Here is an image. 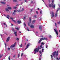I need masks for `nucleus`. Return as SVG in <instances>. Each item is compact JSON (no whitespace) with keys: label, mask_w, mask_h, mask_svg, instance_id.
<instances>
[{"label":"nucleus","mask_w":60,"mask_h":60,"mask_svg":"<svg viewBox=\"0 0 60 60\" xmlns=\"http://www.w3.org/2000/svg\"><path fill=\"white\" fill-rule=\"evenodd\" d=\"M30 27L31 28H34V26H33V25H30Z\"/></svg>","instance_id":"nucleus-16"},{"label":"nucleus","mask_w":60,"mask_h":60,"mask_svg":"<svg viewBox=\"0 0 60 60\" xmlns=\"http://www.w3.org/2000/svg\"><path fill=\"white\" fill-rule=\"evenodd\" d=\"M13 26V24H11V26Z\"/></svg>","instance_id":"nucleus-57"},{"label":"nucleus","mask_w":60,"mask_h":60,"mask_svg":"<svg viewBox=\"0 0 60 60\" xmlns=\"http://www.w3.org/2000/svg\"><path fill=\"white\" fill-rule=\"evenodd\" d=\"M2 56H3V55H0V58H1L2 57Z\"/></svg>","instance_id":"nucleus-26"},{"label":"nucleus","mask_w":60,"mask_h":60,"mask_svg":"<svg viewBox=\"0 0 60 60\" xmlns=\"http://www.w3.org/2000/svg\"><path fill=\"white\" fill-rule=\"evenodd\" d=\"M49 38H51L52 37V36L51 35H50L49 36Z\"/></svg>","instance_id":"nucleus-34"},{"label":"nucleus","mask_w":60,"mask_h":60,"mask_svg":"<svg viewBox=\"0 0 60 60\" xmlns=\"http://www.w3.org/2000/svg\"><path fill=\"white\" fill-rule=\"evenodd\" d=\"M1 4H5L6 3L5 2H1Z\"/></svg>","instance_id":"nucleus-22"},{"label":"nucleus","mask_w":60,"mask_h":60,"mask_svg":"<svg viewBox=\"0 0 60 60\" xmlns=\"http://www.w3.org/2000/svg\"><path fill=\"white\" fill-rule=\"evenodd\" d=\"M42 45H41L40 46V47L41 48H42Z\"/></svg>","instance_id":"nucleus-32"},{"label":"nucleus","mask_w":60,"mask_h":60,"mask_svg":"<svg viewBox=\"0 0 60 60\" xmlns=\"http://www.w3.org/2000/svg\"><path fill=\"white\" fill-rule=\"evenodd\" d=\"M32 11H33V9H31L30 11L32 12Z\"/></svg>","instance_id":"nucleus-48"},{"label":"nucleus","mask_w":60,"mask_h":60,"mask_svg":"<svg viewBox=\"0 0 60 60\" xmlns=\"http://www.w3.org/2000/svg\"><path fill=\"white\" fill-rule=\"evenodd\" d=\"M39 29L41 30V26H39Z\"/></svg>","instance_id":"nucleus-24"},{"label":"nucleus","mask_w":60,"mask_h":60,"mask_svg":"<svg viewBox=\"0 0 60 60\" xmlns=\"http://www.w3.org/2000/svg\"><path fill=\"white\" fill-rule=\"evenodd\" d=\"M16 10H14V12L13 13L12 15H15V12H16Z\"/></svg>","instance_id":"nucleus-15"},{"label":"nucleus","mask_w":60,"mask_h":60,"mask_svg":"<svg viewBox=\"0 0 60 60\" xmlns=\"http://www.w3.org/2000/svg\"><path fill=\"white\" fill-rule=\"evenodd\" d=\"M24 26H26V24L25 22H24Z\"/></svg>","instance_id":"nucleus-23"},{"label":"nucleus","mask_w":60,"mask_h":60,"mask_svg":"<svg viewBox=\"0 0 60 60\" xmlns=\"http://www.w3.org/2000/svg\"><path fill=\"white\" fill-rule=\"evenodd\" d=\"M14 34L15 36H16V37H17V31L15 32H14Z\"/></svg>","instance_id":"nucleus-12"},{"label":"nucleus","mask_w":60,"mask_h":60,"mask_svg":"<svg viewBox=\"0 0 60 60\" xmlns=\"http://www.w3.org/2000/svg\"><path fill=\"white\" fill-rule=\"evenodd\" d=\"M46 48L47 49L48 48V46H47V45H46Z\"/></svg>","instance_id":"nucleus-42"},{"label":"nucleus","mask_w":60,"mask_h":60,"mask_svg":"<svg viewBox=\"0 0 60 60\" xmlns=\"http://www.w3.org/2000/svg\"><path fill=\"white\" fill-rule=\"evenodd\" d=\"M58 8L57 9V10L56 11V13L55 14V17H57V12L58 11Z\"/></svg>","instance_id":"nucleus-11"},{"label":"nucleus","mask_w":60,"mask_h":60,"mask_svg":"<svg viewBox=\"0 0 60 60\" xmlns=\"http://www.w3.org/2000/svg\"><path fill=\"white\" fill-rule=\"evenodd\" d=\"M50 56H51V58H52V59H53V56H52L51 55H50Z\"/></svg>","instance_id":"nucleus-29"},{"label":"nucleus","mask_w":60,"mask_h":60,"mask_svg":"<svg viewBox=\"0 0 60 60\" xmlns=\"http://www.w3.org/2000/svg\"><path fill=\"white\" fill-rule=\"evenodd\" d=\"M36 33H37V34H38V32L37 31V32H36Z\"/></svg>","instance_id":"nucleus-63"},{"label":"nucleus","mask_w":60,"mask_h":60,"mask_svg":"<svg viewBox=\"0 0 60 60\" xmlns=\"http://www.w3.org/2000/svg\"><path fill=\"white\" fill-rule=\"evenodd\" d=\"M27 30L28 31H30V30H29V29L28 28L27 29Z\"/></svg>","instance_id":"nucleus-45"},{"label":"nucleus","mask_w":60,"mask_h":60,"mask_svg":"<svg viewBox=\"0 0 60 60\" xmlns=\"http://www.w3.org/2000/svg\"><path fill=\"white\" fill-rule=\"evenodd\" d=\"M22 44H21V45L20 46V48L22 47Z\"/></svg>","instance_id":"nucleus-40"},{"label":"nucleus","mask_w":60,"mask_h":60,"mask_svg":"<svg viewBox=\"0 0 60 60\" xmlns=\"http://www.w3.org/2000/svg\"><path fill=\"white\" fill-rule=\"evenodd\" d=\"M52 55L54 57H55V56H56V57L58 56V51H57V52H56V51L53 52L52 53Z\"/></svg>","instance_id":"nucleus-2"},{"label":"nucleus","mask_w":60,"mask_h":60,"mask_svg":"<svg viewBox=\"0 0 60 60\" xmlns=\"http://www.w3.org/2000/svg\"><path fill=\"white\" fill-rule=\"evenodd\" d=\"M13 2H16L17 0H13Z\"/></svg>","instance_id":"nucleus-37"},{"label":"nucleus","mask_w":60,"mask_h":60,"mask_svg":"<svg viewBox=\"0 0 60 60\" xmlns=\"http://www.w3.org/2000/svg\"><path fill=\"white\" fill-rule=\"evenodd\" d=\"M17 8V7H15L14 8V9H16Z\"/></svg>","instance_id":"nucleus-36"},{"label":"nucleus","mask_w":60,"mask_h":60,"mask_svg":"<svg viewBox=\"0 0 60 60\" xmlns=\"http://www.w3.org/2000/svg\"><path fill=\"white\" fill-rule=\"evenodd\" d=\"M58 60H59V59H58V58L57 57V58H56Z\"/></svg>","instance_id":"nucleus-52"},{"label":"nucleus","mask_w":60,"mask_h":60,"mask_svg":"<svg viewBox=\"0 0 60 60\" xmlns=\"http://www.w3.org/2000/svg\"><path fill=\"white\" fill-rule=\"evenodd\" d=\"M15 29H16V30H19V29L18 28H16L15 27Z\"/></svg>","instance_id":"nucleus-25"},{"label":"nucleus","mask_w":60,"mask_h":60,"mask_svg":"<svg viewBox=\"0 0 60 60\" xmlns=\"http://www.w3.org/2000/svg\"><path fill=\"white\" fill-rule=\"evenodd\" d=\"M57 23H58V24H60V22H58Z\"/></svg>","instance_id":"nucleus-41"},{"label":"nucleus","mask_w":60,"mask_h":60,"mask_svg":"<svg viewBox=\"0 0 60 60\" xmlns=\"http://www.w3.org/2000/svg\"><path fill=\"white\" fill-rule=\"evenodd\" d=\"M54 30H55V32L56 33V34L58 35V30H56L55 29H54Z\"/></svg>","instance_id":"nucleus-9"},{"label":"nucleus","mask_w":60,"mask_h":60,"mask_svg":"<svg viewBox=\"0 0 60 60\" xmlns=\"http://www.w3.org/2000/svg\"><path fill=\"white\" fill-rule=\"evenodd\" d=\"M46 7H47V8H48V6H47V5H46Z\"/></svg>","instance_id":"nucleus-58"},{"label":"nucleus","mask_w":60,"mask_h":60,"mask_svg":"<svg viewBox=\"0 0 60 60\" xmlns=\"http://www.w3.org/2000/svg\"><path fill=\"white\" fill-rule=\"evenodd\" d=\"M30 45H31V44L30 43H28L27 45L26 46V47L25 49V50H26V49H27L28 48V47H29V46H30Z\"/></svg>","instance_id":"nucleus-5"},{"label":"nucleus","mask_w":60,"mask_h":60,"mask_svg":"<svg viewBox=\"0 0 60 60\" xmlns=\"http://www.w3.org/2000/svg\"><path fill=\"white\" fill-rule=\"evenodd\" d=\"M10 39V37H9L7 38L6 41V42H8L9 41V40Z\"/></svg>","instance_id":"nucleus-8"},{"label":"nucleus","mask_w":60,"mask_h":60,"mask_svg":"<svg viewBox=\"0 0 60 60\" xmlns=\"http://www.w3.org/2000/svg\"><path fill=\"white\" fill-rule=\"evenodd\" d=\"M36 13H37V14H38V12L37 11H36Z\"/></svg>","instance_id":"nucleus-53"},{"label":"nucleus","mask_w":60,"mask_h":60,"mask_svg":"<svg viewBox=\"0 0 60 60\" xmlns=\"http://www.w3.org/2000/svg\"><path fill=\"white\" fill-rule=\"evenodd\" d=\"M26 18V15H25L24 16V17L23 18V20H25Z\"/></svg>","instance_id":"nucleus-13"},{"label":"nucleus","mask_w":60,"mask_h":60,"mask_svg":"<svg viewBox=\"0 0 60 60\" xmlns=\"http://www.w3.org/2000/svg\"><path fill=\"white\" fill-rule=\"evenodd\" d=\"M54 12H52L51 13V16L52 17V18H53V17H54Z\"/></svg>","instance_id":"nucleus-10"},{"label":"nucleus","mask_w":60,"mask_h":60,"mask_svg":"<svg viewBox=\"0 0 60 60\" xmlns=\"http://www.w3.org/2000/svg\"><path fill=\"white\" fill-rule=\"evenodd\" d=\"M16 43L15 42L14 44L10 46V48H13V47H14L16 45Z\"/></svg>","instance_id":"nucleus-7"},{"label":"nucleus","mask_w":60,"mask_h":60,"mask_svg":"<svg viewBox=\"0 0 60 60\" xmlns=\"http://www.w3.org/2000/svg\"><path fill=\"white\" fill-rule=\"evenodd\" d=\"M29 19V22L28 23V25L29 26H30V24L31 23V17H30Z\"/></svg>","instance_id":"nucleus-6"},{"label":"nucleus","mask_w":60,"mask_h":60,"mask_svg":"<svg viewBox=\"0 0 60 60\" xmlns=\"http://www.w3.org/2000/svg\"><path fill=\"white\" fill-rule=\"evenodd\" d=\"M41 44H42V45H44V43H43V42H42L41 43Z\"/></svg>","instance_id":"nucleus-44"},{"label":"nucleus","mask_w":60,"mask_h":60,"mask_svg":"<svg viewBox=\"0 0 60 60\" xmlns=\"http://www.w3.org/2000/svg\"><path fill=\"white\" fill-rule=\"evenodd\" d=\"M11 58V57L9 56L8 57V59L9 60H10V59Z\"/></svg>","instance_id":"nucleus-27"},{"label":"nucleus","mask_w":60,"mask_h":60,"mask_svg":"<svg viewBox=\"0 0 60 60\" xmlns=\"http://www.w3.org/2000/svg\"><path fill=\"white\" fill-rule=\"evenodd\" d=\"M13 21L14 22H16V21H15V20H13Z\"/></svg>","instance_id":"nucleus-51"},{"label":"nucleus","mask_w":60,"mask_h":60,"mask_svg":"<svg viewBox=\"0 0 60 60\" xmlns=\"http://www.w3.org/2000/svg\"><path fill=\"white\" fill-rule=\"evenodd\" d=\"M8 8L9 10H11V7H8Z\"/></svg>","instance_id":"nucleus-20"},{"label":"nucleus","mask_w":60,"mask_h":60,"mask_svg":"<svg viewBox=\"0 0 60 60\" xmlns=\"http://www.w3.org/2000/svg\"><path fill=\"white\" fill-rule=\"evenodd\" d=\"M55 26H56V27H57V25H56V23H55Z\"/></svg>","instance_id":"nucleus-33"},{"label":"nucleus","mask_w":60,"mask_h":60,"mask_svg":"<svg viewBox=\"0 0 60 60\" xmlns=\"http://www.w3.org/2000/svg\"><path fill=\"white\" fill-rule=\"evenodd\" d=\"M39 52L40 54H41V51H39Z\"/></svg>","instance_id":"nucleus-31"},{"label":"nucleus","mask_w":60,"mask_h":60,"mask_svg":"<svg viewBox=\"0 0 60 60\" xmlns=\"http://www.w3.org/2000/svg\"><path fill=\"white\" fill-rule=\"evenodd\" d=\"M54 0H52V4H49V6L50 7H53L54 9H55V4H54L53 5V3H54Z\"/></svg>","instance_id":"nucleus-1"},{"label":"nucleus","mask_w":60,"mask_h":60,"mask_svg":"<svg viewBox=\"0 0 60 60\" xmlns=\"http://www.w3.org/2000/svg\"><path fill=\"white\" fill-rule=\"evenodd\" d=\"M6 11H9V9L7 8H6Z\"/></svg>","instance_id":"nucleus-19"},{"label":"nucleus","mask_w":60,"mask_h":60,"mask_svg":"<svg viewBox=\"0 0 60 60\" xmlns=\"http://www.w3.org/2000/svg\"><path fill=\"white\" fill-rule=\"evenodd\" d=\"M19 33H21V32L20 31H19Z\"/></svg>","instance_id":"nucleus-62"},{"label":"nucleus","mask_w":60,"mask_h":60,"mask_svg":"<svg viewBox=\"0 0 60 60\" xmlns=\"http://www.w3.org/2000/svg\"><path fill=\"white\" fill-rule=\"evenodd\" d=\"M38 10H40V9L39 8H38Z\"/></svg>","instance_id":"nucleus-56"},{"label":"nucleus","mask_w":60,"mask_h":60,"mask_svg":"<svg viewBox=\"0 0 60 60\" xmlns=\"http://www.w3.org/2000/svg\"><path fill=\"white\" fill-rule=\"evenodd\" d=\"M43 50H44V49H42V52H43Z\"/></svg>","instance_id":"nucleus-46"},{"label":"nucleus","mask_w":60,"mask_h":60,"mask_svg":"<svg viewBox=\"0 0 60 60\" xmlns=\"http://www.w3.org/2000/svg\"><path fill=\"white\" fill-rule=\"evenodd\" d=\"M16 56V55H15L14 56H13V57H15Z\"/></svg>","instance_id":"nucleus-47"},{"label":"nucleus","mask_w":60,"mask_h":60,"mask_svg":"<svg viewBox=\"0 0 60 60\" xmlns=\"http://www.w3.org/2000/svg\"><path fill=\"white\" fill-rule=\"evenodd\" d=\"M12 28V30L13 31V32H14V28Z\"/></svg>","instance_id":"nucleus-28"},{"label":"nucleus","mask_w":60,"mask_h":60,"mask_svg":"<svg viewBox=\"0 0 60 60\" xmlns=\"http://www.w3.org/2000/svg\"><path fill=\"white\" fill-rule=\"evenodd\" d=\"M48 1L49 3H50V0H49Z\"/></svg>","instance_id":"nucleus-49"},{"label":"nucleus","mask_w":60,"mask_h":60,"mask_svg":"<svg viewBox=\"0 0 60 60\" xmlns=\"http://www.w3.org/2000/svg\"><path fill=\"white\" fill-rule=\"evenodd\" d=\"M7 18V19H9V17H10V16H9V15H7V16L6 17Z\"/></svg>","instance_id":"nucleus-17"},{"label":"nucleus","mask_w":60,"mask_h":60,"mask_svg":"<svg viewBox=\"0 0 60 60\" xmlns=\"http://www.w3.org/2000/svg\"><path fill=\"white\" fill-rule=\"evenodd\" d=\"M17 22L18 23V24H20L21 23V22L20 21H18Z\"/></svg>","instance_id":"nucleus-18"},{"label":"nucleus","mask_w":60,"mask_h":60,"mask_svg":"<svg viewBox=\"0 0 60 60\" xmlns=\"http://www.w3.org/2000/svg\"><path fill=\"white\" fill-rule=\"evenodd\" d=\"M59 32L60 33V30H59Z\"/></svg>","instance_id":"nucleus-64"},{"label":"nucleus","mask_w":60,"mask_h":60,"mask_svg":"<svg viewBox=\"0 0 60 60\" xmlns=\"http://www.w3.org/2000/svg\"><path fill=\"white\" fill-rule=\"evenodd\" d=\"M16 40L17 41H19V38H17L16 39Z\"/></svg>","instance_id":"nucleus-39"},{"label":"nucleus","mask_w":60,"mask_h":60,"mask_svg":"<svg viewBox=\"0 0 60 60\" xmlns=\"http://www.w3.org/2000/svg\"><path fill=\"white\" fill-rule=\"evenodd\" d=\"M8 50H10V48H8Z\"/></svg>","instance_id":"nucleus-43"},{"label":"nucleus","mask_w":60,"mask_h":60,"mask_svg":"<svg viewBox=\"0 0 60 60\" xmlns=\"http://www.w3.org/2000/svg\"><path fill=\"white\" fill-rule=\"evenodd\" d=\"M48 40V39H47V38H40V40H39V41L38 42V43L39 44L40 43L41 41H42V40Z\"/></svg>","instance_id":"nucleus-4"},{"label":"nucleus","mask_w":60,"mask_h":60,"mask_svg":"<svg viewBox=\"0 0 60 60\" xmlns=\"http://www.w3.org/2000/svg\"><path fill=\"white\" fill-rule=\"evenodd\" d=\"M40 14H42V11H40Z\"/></svg>","instance_id":"nucleus-35"},{"label":"nucleus","mask_w":60,"mask_h":60,"mask_svg":"<svg viewBox=\"0 0 60 60\" xmlns=\"http://www.w3.org/2000/svg\"><path fill=\"white\" fill-rule=\"evenodd\" d=\"M35 22V20H34L32 22V23H34Z\"/></svg>","instance_id":"nucleus-21"},{"label":"nucleus","mask_w":60,"mask_h":60,"mask_svg":"<svg viewBox=\"0 0 60 60\" xmlns=\"http://www.w3.org/2000/svg\"><path fill=\"white\" fill-rule=\"evenodd\" d=\"M10 19H12V20H13V19L11 17Z\"/></svg>","instance_id":"nucleus-30"},{"label":"nucleus","mask_w":60,"mask_h":60,"mask_svg":"<svg viewBox=\"0 0 60 60\" xmlns=\"http://www.w3.org/2000/svg\"><path fill=\"white\" fill-rule=\"evenodd\" d=\"M26 41H28V39H26Z\"/></svg>","instance_id":"nucleus-59"},{"label":"nucleus","mask_w":60,"mask_h":60,"mask_svg":"<svg viewBox=\"0 0 60 60\" xmlns=\"http://www.w3.org/2000/svg\"><path fill=\"white\" fill-rule=\"evenodd\" d=\"M24 1H25V2H26V1H27L26 0H25Z\"/></svg>","instance_id":"nucleus-54"},{"label":"nucleus","mask_w":60,"mask_h":60,"mask_svg":"<svg viewBox=\"0 0 60 60\" xmlns=\"http://www.w3.org/2000/svg\"><path fill=\"white\" fill-rule=\"evenodd\" d=\"M5 46H6V44H5Z\"/></svg>","instance_id":"nucleus-60"},{"label":"nucleus","mask_w":60,"mask_h":60,"mask_svg":"<svg viewBox=\"0 0 60 60\" xmlns=\"http://www.w3.org/2000/svg\"><path fill=\"white\" fill-rule=\"evenodd\" d=\"M4 25H6V24H5V23H4Z\"/></svg>","instance_id":"nucleus-55"},{"label":"nucleus","mask_w":60,"mask_h":60,"mask_svg":"<svg viewBox=\"0 0 60 60\" xmlns=\"http://www.w3.org/2000/svg\"><path fill=\"white\" fill-rule=\"evenodd\" d=\"M41 49V48H40V47H38V48H36V49H35L34 50V51L35 52L34 54H35L36 53V52H38L39 49Z\"/></svg>","instance_id":"nucleus-3"},{"label":"nucleus","mask_w":60,"mask_h":60,"mask_svg":"<svg viewBox=\"0 0 60 60\" xmlns=\"http://www.w3.org/2000/svg\"><path fill=\"white\" fill-rule=\"evenodd\" d=\"M34 17H35V18H36V15H34Z\"/></svg>","instance_id":"nucleus-61"},{"label":"nucleus","mask_w":60,"mask_h":60,"mask_svg":"<svg viewBox=\"0 0 60 60\" xmlns=\"http://www.w3.org/2000/svg\"><path fill=\"white\" fill-rule=\"evenodd\" d=\"M20 56V55H19V54H18V58H19V57Z\"/></svg>","instance_id":"nucleus-38"},{"label":"nucleus","mask_w":60,"mask_h":60,"mask_svg":"<svg viewBox=\"0 0 60 60\" xmlns=\"http://www.w3.org/2000/svg\"><path fill=\"white\" fill-rule=\"evenodd\" d=\"M23 11V9H22V10H21V11L20 10H17V12H22V11Z\"/></svg>","instance_id":"nucleus-14"},{"label":"nucleus","mask_w":60,"mask_h":60,"mask_svg":"<svg viewBox=\"0 0 60 60\" xmlns=\"http://www.w3.org/2000/svg\"><path fill=\"white\" fill-rule=\"evenodd\" d=\"M23 56V53H22L21 54V56Z\"/></svg>","instance_id":"nucleus-50"}]
</instances>
